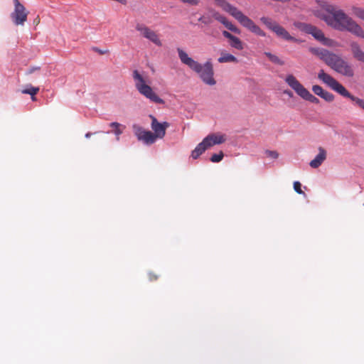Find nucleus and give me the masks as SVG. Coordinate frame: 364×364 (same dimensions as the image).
I'll use <instances>...</instances> for the list:
<instances>
[{"label":"nucleus","mask_w":364,"mask_h":364,"mask_svg":"<svg viewBox=\"0 0 364 364\" xmlns=\"http://www.w3.org/2000/svg\"><path fill=\"white\" fill-rule=\"evenodd\" d=\"M317 4L319 8L314 14L328 26L338 31H347L364 38V30L344 11L324 0H318Z\"/></svg>","instance_id":"1"},{"label":"nucleus","mask_w":364,"mask_h":364,"mask_svg":"<svg viewBox=\"0 0 364 364\" xmlns=\"http://www.w3.org/2000/svg\"><path fill=\"white\" fill-rule=\"evenodd\" d=\"M177 52L178 58L183 64L188 66L192 70L198 74L201 80L206 85H214L216 83L214 79L213 67L210 60L201 65L188 56V55L181 48H178Z\"/></svg>","instance_id":"2"},{"label":"nucleus","mask_w":364,"mask_h":364,"mask_svg":"<svg viewBox=\"0 0 364 364\" xmlns=\"http://www.w3.org/2000/svg\"><path fill=\"white\" fill-rule=\"evenodd\" d=\"M215 1L218 6L234 17L245 28L259 36L264 37L266 36L265 32L257 26L252 19L226 0H215Z\"/></svg>","instance_id":"3"},{"label":"nucleus","mask_w":364,"mask_h":364,"mask_svg":"<svg viewBox=\"0 0 364 364\" xmlns=\"http://www.w3.org/2000/svg\"><path fill=\"white\" fill-rule=\"evenodd\" d=\"M318 78L324 84L328 86L331 90L336 92L341 96L350 99L354 105L364 110V100L353 95L350 93L343 85L338 82L331 75L321 70L318 73Z\"/></svg>","instance_id":"4"},{"label":"nucleus","mask_w":364,"mask_h":364,"mask_svg":"<svg viewBox=\"0 0 364 364\" xmlns=\"http://www.w3.org/2000/svg\"><path fill=\"white\" fill-rule=\"evenodd\" d=\"M133 79L136 89L141 95L149 100L151 102L159 105L165 103L164 100L158 96L152 87L146 83L144 77L136 70L133 72Z\"/></svg>","instance_id":"5"},{"label":"nucleus","mask_w":364,"mask_h":364,"mask_svg":"<svg viewBox=\"0 0 364 364\" xmlns=\"http://www.w3.org/2000/svg\"><path fill=\"white\" fill-rule=\"evenodd\" d=\"M285 82L302 99L314 104L320 102L319 100L305 88L293 75H288L286 77Z\"/></svg>","instance_id":"6"},{"label":"nucleus","mask_w":364,"mask_h":364,"mask_svg":"<svg viewBox=\"0 0 364 364\" xmlns=\"http://www.w3.org/2000/svg\"><path fill=\"white\" fill-rule=\"evenodd\" d=\"M136 30L140 32L141 35L149 40L151 42L156 45L157 46H161L162 43L159 38V35L156 31L151 30L149 27L142 23H137L136 25Z\"/></svg>","instance_id":"7"},{"label":"nucleus","mask_w":364,"mask_h":364,"mask_svg":"<svg viewBox=\"0 0 364 364\" xmlns=\"http://www.w3.org/2000/svg\"><path fill=\"white\" fill-rule=\"evenodd\" d=\"M14 11L11 13V17L16 25H23L27 20L28 12L18 0H14Z\"/></svg>","instance_id":"8"},{"label":"nucleus","mask_w":364,"mask_h":364,"mask_svg":"<svg viewBox=\"0 0 364 364\" xmlns=\"http://www.w3.org/2000/svg\"><path fill=\"white\" fill-rule=\"evenodd\" d=\"M134 134L139 141H143L146 144H154L157 138L151 131H147L141 127L134 124L133 125Z\"/></svg>","instance_id":"9"},{"label":"nucleus","mask_w":364,"mask_h":364,"mask_svg":"<svg viewBox=\"0 0 364 364\" xmlns=\"http://www.w3.org/2000/svg\"><path fill=\"white\" fill-rule=\"evenodd\" d=\"M315 53L333 70L342 58L341 56L325 49L315 50Z\"/></svg>","instance_id":"10"},{"label":"nucleus","mask_w":364,"mask_h":364,"mask_svg":"<svg viewBox=\"0 0 364 364\" xmlns=\"http://www.w3.org/2000/svg\"><path fill=\"white\" fill-rule=\"evenodd\" d=\"M226 140L225 136L220 133H213L205 136L200 143L205 151L215 145L224 143Z\"/></svg>","instance_id":"11"},{"label":"nucleus","mask_w":364,"mask_h":364,"mask_svg":"<svg viewBox=\"0 0 364 364\" xmlns=\"http://www.w3.org/2000/svg\"><path fill=\"white\" fill-rule=\"evenodd\" d=\"M149 117L151 119V127L154 131V134L158 139H162L166 134V130L168 127H169L170 124L168 122H164L163 123H160L157 121L156 118L153 115H149Z\"/></svg>","instance_id":"12"},{"label":"nucleus","mask_w":364,"mask_h":364,"mask_svg":"<svg viewBox=\"0 0 364 364\" xmlns=\"http://www.w3.org/2000/svg\"><path fill=\"white\" fill-rule=\"evenodd\" d=\"M333 70L346 77H351L354 75V71L351 65L343 58L338 61Z\"/></svg>","instance_id":"13"},{"label":"nucleus","mask_w":364,"mask_h":364,"mask_svg":"<svg viewBox=\"0 0 364 364\" xmlns=\"http://www.w3.org/2000/svg\"><path fill=\"white\" fill-rule=\"evenodd\" d=\"M274 33L279 38H282L286 41H293V42H299V40L297 38L291 36L289 32L282 26L279 24L277 27H276L275 31Z\"/></svg>","instance_id":"14"},{"label":"nucleus","mask_w":364,"mask_h":364,"mask_svg":"<svg viewBox=\"0 0 364 364\" xmlns=\"http://www.w3.org/2000/svg\"><path fill=\"white\" fill-rule=\"evenodd\" d=\"M350 49L353 57L361 62H364V52L362 50L359 44L356 42L350 43Z\"/></svg>","instance_id":"15"},{"label":"nucleus","mask_w":364,"mask_h":364,"mask_svg":"<svg viewBox=\"0 0 364 364\" xmlns=\"http://www.w3.org/2000/svg\"><path fill=\"white\" fill-rule=\"evenodd\" d=\"M311 35L314 37V38L322 43L323 45L331 46L332 40L326 38L324 36L323 31L321 29L318 28L317 27L316 28L313 33H311Z\"/></svg>","instance_id":"16"},{"label":"nucleus","mask_w":364,"mask_h":364,"mask_svg":"<svg viewBox=\"0 0 364 364\" xmlns=\"http://www.w3.org/2000/svg\"><path fill=\"white\" fill-rule=\"evenodd\" d=\"M219 22L223 23L228 30L239 34L240 31L237 28L235 25H233L231 22L228 21L225 16L221 15L220 17L218 20Z\"/></svg>","instance_id":"17"},{"label":"nucleus","mask_w":364,"mask_h":364,"mask_svg":"<svg viewBox=\"0 0 364 364\" xmlns=\"http://www.w3.org/2000/svg\"><path fill=\"white\" fill-rule=\"evenodd\" d=\"M218 62L220 63H237L238 60L233 55L227 53L225 52H222L220 57L218 59Z\"/></svg>","instance_id":"18"},{"label":"nucleus","mask_w":364,"mask_h":364,"mask_svg":"<svg viewBox=\"0 0 364 364\" xmlns=\"http://www.w3.org/2000/svg\"><path fill=\"white\" fill-rule=\"evenodd\" d=\"M260 21L263 24H264L269 30H271L273 32L275 31L276 27L279 26V23H277L276 21H273L272 18L269 17H261Z\"/></svg>","instance_id":"19"},{"label":"nucleus","mask_w":364,"mask_h":364,"mask_svg":"<svg viewBox=\"0 0 364 364\" xmlns=\"http://www.w3.org/2000/svg\"><path fill=\"white\" fill-rule=\"evenodd\" d=\"M296 26L302 31H304L306 33L311 34L316 29V26L308 24L305 23H299L296 25Z\"/></svg>","instance_id":"20"},{"label":"nucleus","mask_w":364,"mask_h":364,"mask_svg":"<svg viewBox=\"0 0 364 364\" xmlns=\"http://www.w3.org/2000/svg\"><path fill=\"white\" fill-rule=\"evenodd\" d=\"M230 45L232 48H236L239 50H241L244 48L243 43L241 41V40L235 36L232 38L231 40H230Z\"/></svg>","instance_id":"21"},{"label":"nucleus","mask_w":364,"mask_h":364,"mask_svg":"<svg viewBox=\"0 0 364 364\" xmlns=\"http://www.w3.org/2000/svg\"><path fill=\"white\" fill-rule=\"evenodd\" d=\"M205 151V149L202 145L199 143L196 147L191 152V157L193 159H197L200 157L204 152Z\"/></svg>","instance_id":"22"},{"label":"nucleus","mask_w":364,"mask_h":364,"mask_svg":"<svg viewBox=\"0 0 364 364\" xmlns=\"http://www.w3.org/2000/svg\"><path fill=\"white\" fill-rule=\"evenodd\" d=\"M264 55L269 58V60L272 62L274 64L279 65H284V62L281 60L278 56L269 53V52H264Z\"/></svg>","instance_id":"23"},{"label":"nucleus","mask_w":364,"mask_h":364,"mask_svg":"<svg viewBox=\"0 0 364 364\" xmlns=\"http://www.w3.org/2000/svg\"><path fill=\"white\" fill-rule=\"evenodd\" d=\"M352 13L353 15H355L356 17L362 19L364 21V9L358 6H353L352 9Z\"/></svg>","instance_id":"24"},{"label":"nucleus","mask_w":364,"mask_h":364,"mask_svg":"<svg viewBox=\"0 0 364 364\" xmlns=\"http://www.w3.org/2000/svg\"><path fill=\"white\" fill-rule=\"evenodd\" d=\"M320 97H321L328 102H332L335 99V97L332 93L325 90L323 91Z\"/></svg>","instance_id":"25"},{"label":"nucleus","mask_w":364,"mask_h":364,"mask_svg":"<svg viewBox=\"0 0 364 364\" xmlns=\"http://www.w3.org/2000/svg\"><path fill=\"white\" fill-rule=\"evenodd\" d=\"M109 126L114 128V133L117 136V140L119 139V135L122 133V130L120 129L122 125L118 122H112Z\"/></svg>","instance_id":"26"},{"label":"nucleus","mask_w":364,"mask_h":364,"mask_svg":"<svg viewBox=\"0 0 364 364\" xmlns=\"http://www.w3.org/2000/svg\"><path fill=\"white\" fill-rule=\"evenodd\" d=\"M39 91L38 87L30 86V87L23 90L21 92L23 94H28L30 95H36Z\"/></svg>","instance_id":"27"},{"label":"nucleus","mask_w":364,"mask_h":364,"mask_svg":"<svg viewBox=\"0 0 364 364\" xmlns=\"http://www.w3.org/2000/svg\"><path fill=\"white\" fill-rule=\"evenodd\" d=\"M264 157L277 159L279 156V153L276 151L266 150L264 152Z\"/></svg>","instance_id":"28"},{"label":"nucleus","mask_w":364,"mask_h":364,"mask_svg":"<svg viewBox=\"0 0 364 364\" xmlns=\"http://www.w3.org/2000/svg\"><path fill=\"white\" fill-rule=\"evenodd\" d=\"M326 151L322 147H319L318 154L314 158V159H326Z\"/></svg>","instance_id":"29"},{"label":"nucleus","mask_w":364,"mask_h":364,"mask_svg":"<svg viewBox=\"0 0 364 364\" xmlns=\"http://www.w3.org/2000/svg\"><path fill=\"white\" fill-rule=\"evenodd\" d=\"M324 90L322 88L321 86L320 85H313L312 86V91L314 92V93L318 96H321L323 91Z\"/></svg>","instance_id":"30"},{"label":"nucleus","mask_w":364,"mask_h":364,"mask_svg":"<svg viewBox=\"0 0 364 364\" xmlns=\"http://www.w3.org/2000/svg\"><path fill=\"white\" fill-rule=\"evenodd\" d=\"M201 23L208 25L212 23V18L210 16H202L198 19Z\"/></svg>","instance_id":"31"},{"label":"nucleus","mask_w":364,"mask_h":364,"mask_svg":"<svg viewBox=\"0 0 364 364\" xmlns=\"http://www.w3.org/2000/svg\"><path fill=\"white\" fill-rule=\"evenodd\" d=\"M294 189L299 194H304L301 190V184L299 181H295L294 183Z\"/></svg>","instance_id":"32"},{"label":"nucleus","mask_w":364,"mask_h":364,"mask_svg":"<svg viewBox=\"0 0 364 364\" xmlns=\"http://www.w3.org/2000/svg\"><path fill=\"white\" fill-rule=\"evenodd\" d=\"M223 152L220 151L218 153L213 154L209 159H223Z\"/></svg>","instance_id":"33"},{"label":"nucleus","mask_w":364,"mask_h":364,"mask_svg":"<svg viewBox=\"0 0 364 364\" xmlns=\"http://www.w3.org/2000/svg\"><path fill=\"white\" fill-rule=\"evenodd\" d=\"M184 4H188L192 6H196L200 3V0H180Z\"/></svg>","instance_id":"34"},{"label":"nucleus","mask_w":364,"mask_h":364,"mask_svg":"<svg viewBox=\"0 0 364 364\" xmlns=\"http://www.w3.org/2000/svg\"><path fill=\"white\" fill-rule=\"evenodd\" d=\"M323 161H311L309 165L314 168H316L321 165Z\"/></svg>","instance_id":"35"},{"label":"nucleus","mask_w":364,"mask_h":364,"mask_svg":"<svg viewBox=\"0 0 364 364\" xmlns=\"http://www.w3.org/2000/svg\"><path fill=\"white\" fill-rule=\"evenodd\" d=\"M149 278L150 281H155L159 278V276L154 272H149Z\"/></svg>","instance_id":"36"},{"label":"nucleus","mask_w":364,"mask_h":364,"mask_svg":"<svg viewBox=\"0 0 364 364\" xmlns=\"http://www.w3.org/2000/svg\"><path fill=\"white\" fill-rule=\"evenodd\" d=\"M223 35L224 37L227 38L229 40H231L232 38L234 36L233 35H232L230 33H229L227 31H223Z\"/></svg>","instance_id":"37"},{"label":"nucleus","mask_w":364,"mask_h":364,"mask_svg":"<svg viewBox=\"0 0 364 364\" xmlns=\"http://www.w3.org/2000/svg\"><path fill=\"white\" fill-rule=\"evenodd\" d=\"M212 16L215 20H218V18L220 17L221 14H220L218 12L212 11Z\"/></svg>","instance_id":"38"},{"label":"nucleus","mask_w":364,"mask_h":364,"mask_svg":"<svg viewBox=\"0 0 364 364\" xmlns=\"http://www.w3.org/2000/svg\"><path fill=\"white\" fill-rule=\"evenodd\" d=\"M95 50H96L97 52H98L101 55L105 54L107 52V50L103 51V50H100L98 48H95Z\"/></svg>","instance_id":"39"},{"label":"nucleus","mask_w":364,"mask_h":364,"mask_svg":"<svg viewBox=\"0 0 364 364\" xmlns=\"http://www.w3.org/2000/svg\"><path fill=\"white\" fill-rule=\"evenodd\" d=\"M92 134V133L88 132V133H87V134H85V137H86V138H89V137H90V136H91Z\"/></svg>","instance_id":"40"},{"label":"nucleus","mask_w":364,"mask_h":364,"mask_svg":"<svg viewBox=\"0 0 364 364\" xmlns=\"http://www.w3.org/2000/svg\"><path fill=\"white\" fill-rule=\"evenodd\" d=\"M31 100L33 101H36V95H31Z\"/></svg>","instance_id":"41"},{"label":"nucleus","mask_w":364,"mask_h":364,"mask_svg":"<svg viewBox=\"0 0 364 364\" xmlns=\"http://www.w3.org/2000/svg\"><path fill=\"white\" fill-rule=\"evenodd\" d=\"M284 93L289 95V96H291V92L285 91Z\"/></svg>","instance_id":"42"},{"label":"nucleus","mask_w":364,"mask_h":364,"mask_svg":"<svg viewBox=\"0 0 364 364\" xmlns=\"http://www.w3.org/2000/svg\"><path fill=\"white\" fill-rule=\"evenodd\" d=\"M33 71H34V69H31V70L29 71V73H31Z\"/></svg>","instance_id":"43"}]
</instances>
